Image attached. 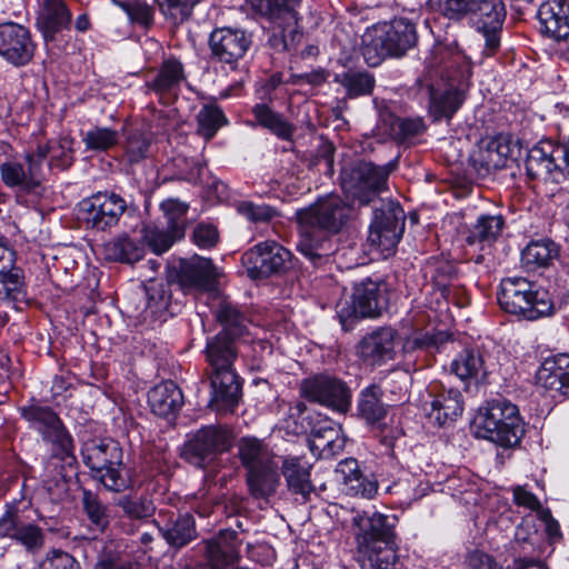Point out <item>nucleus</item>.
<instances>
[{"label": "nucleus", "instance_id": "obj_32", "mask_svg": "<svg viewBox=\"0 0 569 569\" xmlns=\"http://www.w3.org/2000/svg\"><path fill=\"white\" fill-rule=\"evenodd\" d=\"M148 402L153 413L159 417L176 415L183 405V395L171 380L154 386L148 392Z\"/></svg>", "mask_w": 569, "mask_h": 569}, {"label": "nucleus", "instance_id": "obj_11", "mask_svg": "<svg viewBox=\"0 0 569 569\" xmlns=\"http://www.w3.org/2000/svg\"><path fill=\"white\" fill-rule=\"evenodd\" d=\"M291 252L276 241H263L243 253L242 263L251 279H263L286 272L291 266Z\"/></svg>", "mask_w": 569, "mask_h": 569}, {"label": "nucleus", "instance_id": "obj_62", "mask_svg": "<svg viewBox=\"0 0 569 569\" xmlns=\"http://www.w3.org/2000/svg\"><path fill=\"white\" fill-rule=\"evenodd\" d=\"M237 209L240 214L252 222H266L276 216V210L268 204L241 202Z\"/></svg>", "mask_w": 569, "mask_h": 569}, {"label": "nucleus", "instance_id": "obj_37", "mask_svg": "<svg viewBox=\"0 0 569 569\" xmlns=\"http://www.w3.org/2000/svg\"><path fill=\"white\" fill-rule=\"evenodd\" d=\"M186 80L182 63L177 59H167L162 62L157 76L148 87L158 96L176 94L180 84Z\"/></svg>", "mask_w": 569, "mask_h": 569}, {"label": "nucleus", "instance_id": "obj_14", "mask_svg": "<svg viewBox=\"0 0 569 569\" xmlns=\"http://www.w3.org/2000/svg\"><path fill=\"white\" fill-rule=\"evenodd\" d=\"M251 44V33L240 28H216L209 37L211 57L231 70L237 69Z\"/></svg>", "mask_w": 569, "mask_h": 569}, {"label": "nucleus", "instance_id": "obj_23", "mask_svg": "<svg viewBox=\"0 0 569 569\" xmlns=\"http://www.w3.org/2000/svg\"><path fill=\"white\" fill-rule=\"evenodd\" d=\"M217 278V270L208 258L194 256L180 263L179 284L183 290H208Z\"/></svg>", "mask_w": 569, "mask_h": 569}, {"label": "nucleus", "instance_id": "obj_3", "mask_svg": "<svg viewBox=\"0 0 569 569\" xmlns=\"http://www.w3.org/2000/svg\"><path fill=\"white\" fill-rule=\"evenodd\" d=\"M497 299L505 311L528 320H537L555 311L549 291L522 277L502 279Z\"/></svg>", "mask_w": 569, "mask_h": 569}, {"label": "nucleus", "instance_id": "obj_22", "mask_svg": "<svg viewBox=\"0 0 569 569\" xmlns=\"http://www.w3.org/2000/svg\"><path fill=\"white\" fill-rule=\"evenodd\" d=\"M430 395L432 400L429 403V408H425L430 422L441 427L461 416L463 407L462 396L459 390L450 388L439 391V387L433 385L430 387Z\"/></svg>", "mask_w": 569, "mask_h": 569}, {"label": "nucleus", "instance_id": "obj_24", "mask_svg": "<svg viewBox=\"0 0 569 569\" xmlns=\"http://www.w3.org/2000/svg\"><path fill=\"white\" fill-rule=\"evenodd\" d=\"M511 143L508 137L499 134L481 139L471 154L473 164L486 171L503 168L511 156Z\"/></svg>", "mask_w": 569, "mask_h": 569}, {"label": "nucleus", "instance_id": "obj_27", "mask_svg": "<svg viewBox=\"0 0 569 569\" xmlns=\"http://www.w3.org/2000/svg\"><path fill=\"white\" fill-rule=\"evenodd\" d=\"M536 378L545 389L569 396V353H559L546 359Z\"/></svg>", "mask_w": 569, "mask_h": 569}, {"label": "nucleus", "instance_id": "obj_25", "mask_svg": "<svg viewBox=\"0 0 569 569\" xmlns=\"http://www.w3.org/2000/svg\"><path fill=\"white\" fill-rule=\"evenodd\" d=\"M26 161L28 164L27 169L21 163L11 159L2 164L0 177L4 186L30 191L40 184L41 170L39 160L32 153H28Z\"/></svg>", "mask_w": 569, "mask_h": 569}, {"label": "nucleus", "instance_id": "obj_6", "mask_svg": "<svg viewBox=\"0 0 569 569\" xmlns=\"http://www.w3.org/2000/svg\"><path fill=\"white\" fill-rule=\"evenodd\" d=\"M397 168V161L376 166L368 161H357L341 170V187L348 197L360 204L370 203L387 189L388 178Z\"/></svg>", "mask_w": 569, "mask_h": 569}, {"label": "nucleus", "instance_id": "obj_46", "mask_svg": "<svg viewBox=\"0 0 569 569\" xmlns=\"http://www.w3.org/2000/svg\"><path fill=\"white\" fill-rule=\"evenodd\" d=\"M427 89L430 100L429 110L437 120L443 117L451 118L462 103L461 97L457 91L447 90L438 93L431 86H428Z\"/></svg>", "mask_w": 569, "mask_h": 569}, {"label": "nucleus", "instance_id": "obj_39", "mask_svg": "<svg viewBox=\"0 0 569 569\" xmlns=\"http://www.w3.org/2000/svg\"><path fill=\"white\" fill-rule=\"evenodd\" d=\"M282 473L289 490L292 492L301 495L305 499L312 492L310 466L300 458L286 459L282 465Z\"/></svg>", "mask_w": 569, "mask_h": 569}, {"label": "nucleus", "instance_id": "obj_1", "mask_svg": "<svg viewBox=\"0 0 569 569\" xmlns=\"http://www.w3.org/2000/svg\"><path fill=\"white\" fill-rule=\"evenodd\" d=\"M352 212V207L335 193L321 197L309 207L298 210V250L313 263L327 257L332 248L329 237L347 227Z\"/></svg>", "mask_w": 569, "mask_h": 569}, {"label": "nucleus", "instance_id": "obj_30", "mask_svg": "<svg viewBox=\"0 0 569 569\" xmlns=\"http://www.w3.org/2000/svg\"><path fill=\"white\" fill-rule=\"evenodd\" d=\"M70 22L71 12L63 0H43L37 26L46 40H53L54 36L67 29Z\"/></svg>", "mask_w": 569, "mask_h": 569}, {"label": "nucleus", "instance_id": "obj_19", "mask_svg": "<svg viewBox=\"0 0 569 569\" xmlns=\"http://www.w3.org/2000/svg\"><path fill=\"white\" fill-rule=\"evenodd\" d=\"M398 333L390 327L378 328L358 342L357 356L368 366H381L395 359Z\"/></svg>", "mask_w": 569, "mask_h": 569}, {"label": "nucleus", "instance_id": "obj_18", "mask_svg": "<svg viewBox=\"0 0 569 569\" xmlns=\"http://www.w3.org/2000/svg\"><path fill=\"white\" fill-rule=\"evenodd\" d=\"M36 46L30 31L22 24H0V56L16 67L26 66L33 57Z\"/></svg>", "mask_w": 569, "mask_h": 569}, {"label": "nucleus", "instance_id": "obj_57", "mask_svg": "<svg viewBox=\"0 0 569 569\" xmlns=\"http://www.w3.org/2000/svg\"><path fill=\"white\" fill-rule=\"evenodd\" d=\"M160 12L174 23L186 21L199 0H154Z\"/></svg>", "mask_w": 569, "mask_h": 569}, {"label": "nucleus", "instance_id": "obj_7", "mask_svg": "<svg viewBox=\"0 0 569 569\" xmlns=\"http://www.w3.org/2000/svg\"><path fill=\"white\" fill-rule=\"evenodd\" d=\"M526 171L530 179L561 183L569 179V138L559 144L540 141L526 158Z\"/></svg>", "mask_w": 569, "mask_h": 569}, {"label": "nucleus", "instance_id": "obj_50", "mask_svg": "<svg viewBox=\"0 0 569 569\" xmlns=\"http://www.w3.org/2000/svg\"><path fill=\"white\" fill-rule=\"evenodd\" d=\"M341 86L350 98L370 94L375 87V78L367 71L350 70L340 78Z\"/></svg>", "mask_w": 569, "mask_h": 569}, {"label": "nucleus", "instance_id": "obj_29", "mask_svg": "<svg viewBox=\"0 0 569 569\" xmlns=\"http://www.w3.org/2000/svg\"><path fill=\"white\" fill-rule=\"evenodd\" d=\"M236 342L226 333H217L207 341L204 356L208 362L207 373L234 370L233 362L237 359Z\"/></svg>", "mask_w": 569, "mask_h": 569}, {"label": "nucleus", "instance_id": "obj_43", "mask_svg": "<svg viewBox=\"0 0 569 569\" xmlns=\"http://www.w3.org/2000/svg\"><path fill=\"white\" fill-rule=\"evenodd\" d=\"M104 254L112 261L134 263L142 259L144 248L128 236H120L104 244Z\"/></svg>", "mask_w": 569, "mask_h": 569}, {"label": "nucleus", "instance_id": "obj_17", "mask_svg": "<svg viewBox=\"0 0 569 569\" xmlns=\"http://www.w3.org/2000/svg\"><path fill=\"white\" fill-rule=\"evenodd\" d=\"M21 415L42 433L46 440L58 447L59 452L57 455L61 458L72 452V439L63 428L59 417L50 408L32 405L22 408Z\"/></svg>", "mask_w": 569, "mask_h": 569}, {"label": "nucleus", "instance_id": "obj_47", "mask_svg": "<svg viewBox=\"0 0 569 569\" xmlns=\"http://www.w3.org/2000/svg\"><path fill=\"white\" fill-rule=\"evenodd\" d=\"M252 112L258 124L270 130L279 138L288 139L292 134L291 126L281 114L273 112L268 106L256 104Z\"/></svg>", "mask_w": 569, "mask_h": 569}, {"label": "nucleus", "instance_id": "obj_58", "mask_svg": "<svg viewBox=\"0 0 569 569\" xmlns=\"http://www.w3.org/2000/svg\"><path fill=\"white\" fill-rule=\"evenodd\" d=\"M151 139L148 134L134 131L126 141L124 154L130 163H138L148 156Z\"/></svg>", "mask_w": 569, "mask_h": 569}, {"label": "nucleus", "instance_id": "obj_35", "mask_svg": "<svg viewBox=\"0 0 569 569\" xmlns=\"http://www.w3.org/2000/svg\"><path fill=\"white\" fill-rule=\"evenodd\" d=\"M357 550L362 569H400L401 567L391 541L358 547Z\"/></svg>", "mask_w": 569, "mask_h": 569}, {"label": "nucleus", "instance_id": "obj_63", "mask_svg": "<svg viewBox=\"0 0 569 569\" xmlns=\"http://www.w3.org/2000/svg\"><path fill=\"white\" fill-rule=\"evenodd\" d=\"M116 3L119 4L128 13L131 20H134L139 23L149 24L153 19V10L146 2L134 0L132 2Z\"/></svg>", "mask_w": 569, "mask_h": 569}, {"label": "nucleus", "instance_id": "obj_5", "mask_svg": "<svg viewBox=\"0 0 569 569\" xmlns=\"http://www.w3.org/2000/svg\"><path fill=\"white\" fill-rule=\"evenodd\" d=\"M417 42L413 23L406 19L376 26L362 36V56L366 62L378 66L386 57H401Z\"/></svg>", "mask_w": 569, "mask_h": 569}, {"label": "nucleus", "instance_id": "obj_28", "mask_svg": "<svg viewBox=\"0 0 569 569\" xmlns=\"http://www.w3.org/2000/svg\"><path fill=\"white\" fill-rule=\"evenodd\" d=\"M538 19L542 30L556 40L569 36V2L566 0H549L538 10Z\"/></svg>", "mask_w": 569, "mask_h": 569}, {"label": "nucleus", "instance_id": "obj_20", "mask_svg": "<svg viewBox=\"0 0 569 569\" xmlns=\"http://www.w3.org/2000/svg\"><path fill=\"white\" fill-rule=\"evenodd\" d=\"M210 380V407L218 412L233 411L242 395L240 377L236 370L207 373Z\"/></svg>", "mask_w": 569, "mask_h": 569}, {"label": "nucleus", "instance_id": "obj_10", "mask_svg": "<svg viewBox=\"0 0 569 569\" xmlns=\"http://www.w3.org/2000/svg\"><path fill=\"white\" fill-rule=\"evenodd\" d=\"M337 517L342 525L352 528L357 548L371 543L390 542L393 537V523L387 515L341 507Z\"/></svg>", "mask_w": 569, "mask_h": 569}, {"label": "nucleus", "instance_id": "obj_16", "mask_svg": "<svg viewBox=\"0 0 569 569\" xmlns=\"http://www.w3.org/2000/svg\"><path fill=\"white\" fill-rule=\"evenodd\" d=\"M127 203L116 193L98 192L80 202V213L87 226L106 230L116 226Z\"/></svg>", "mask_w": 569, "mask_h": 569}, {"label": "nucleus", "instance_id": "obj_9", "mask_svg": "<svg viewBox=\"0 0 569 569\" xmlns=\"http://www.w3.org/2000/svg\"><path fill=\"white\" fill-rule=\"evenodd\" d=\"M386 307V286L367 279L355 286L351 303L346 300L337 305V315L343 329L349 330L355 319L378 317Z\"/></svg>", "mask_w": 569, "mask_h": 569}, {"label": "nucleus", "instance_id": "obj_55", "mask_svg": "<svg viewBox=\"0 0 569 569\" xmlns=\"http://www.w3.org/2000/svg\"><path fill=\"white\" fill-rule=\"evenodd\" d=\"M181 237H176L171 229L167 227V230L159 229L157 226L148 224L142 229V240L143 242L156 253L160 254L167 251L176 239H180Z\"/></svg>", "mask_w": 569, "mask_h": 569}, {"label": "nucleus", "instance_id": "obj_26", "mask_svg": "<svg viewBox=\"0 0 569 569\" xmlns=\"http://www.w3.org/2000/svg\"><path fill=\"white\" fill-rule=\"evenodd\" d=\"M336 473L339 476L342 491L346 495L370 499L378 490V482L363 476L356 459L349 458L340 461Z\"/></svg>", "mask_w": 569, "mask_h": 569}, {"label": "nucleus", "instance_id": "obj_8", "mask_svg": "<svg viewBox=\"0 0 569 569\" xmlns=\"http://www.w3.org/2000/svg\"><path fill=\"white\" fill-rule=\"evenodd\" d=\"M299 2L300 0H260V8L272 24L268 43L278 52L295 50L302 39L296 10Z\"/></svg>", "mask_w": 569, "mask_h": 569}, {"label": "nucleus", "instance_id": "obj_33", "mask_svg": "<svg viewBox=\"0 0 569 569\" xmlns=\"http://www.w3.org/2000/svg\"><path fill=\"white\" fill-rule=\"evenodd\" d=\"M279 483L280 475L274 460L247 471V485L256 499H267L274 495Z\"/></svg>", "mask_w": 569, "mask_h": 569}, {"label": "nucleus", "instance_id": "obj_2", "mask_svg": "<svg viewBox=\"0 0 569 569\" xmlns=\"http://www.w3.org/2000/svg\"><path fill=\"white\" fill-rule=\"evenodd\" d=\"M438 6L439 11L450 20L475 16L477 30L485 38L483 54L490 57L498 51L507 14L502 0H439Z\"/></svg>", "mask_w": 569, "mask_h": 569}, {"label": "nucleus", "instance_id": "obj_59", "mask_svg": "<svg viewBox=\"0 0 569 569\" xmlns=\"http://www.w3.org/2000/svg\"><path fill=\"white\" fill-rule=\"evenodd\" d=\"M43 533L41 529L32 523H27L19 527L14 540L20 542L30 552L38 551L43 546Z\"/></svg>", "mask_w": 569, "mask_h": 569}, {"label": "nucleus", "instance_id": "obj_12", "mask_svg": "<svg viewBox=\"0 0 569 569\" xmlns=\"http://www.w3.org/2000/svg\"><path fill=\"white\" fill-rule=\"evenodd\" d=\"M405 212L393 202L383 203L375 210L368 241L382 253H391L405 231Z\"/></svg>", "mask_w": 569, "mask_h": 569}, {"label": "nucleus", "instance_id": "obj_44", "mask_svg": "<svg viewBox=\"0 0 569 569\" xmlns=\"http://www.w3.org/2000/svg\"><path fill=\"white\" fill-rule=\"evenodd\" d=\"M238 456L247 471L273 460L262 441L253 437L239 440Z\"/></svg>", "mask_w": 569, "mask_h": 569}, {"label": "nucleus", "instance_id": "obj_61", "mask_svg": "<svg viewBox=\"0 0 569 569\" xmlns=\"http://www.w3.org/2000/svg\"><path fill=\"white\" fill-rule=\"evenodd\" d=\"M117 506L120 507L123 512L131 519H142L151 516L153 508L150 503L141 499H133L129 496H124L117 501Z\"/></svg>", "mask_w": 569, "mask_h": 569}, {"label": "nucleus", "instance_id": "obj_31", "mask_svg": "<svg viewBox=\"0 0 569 569\" xmlns=\"http://www.w3.org/2000/svg\"><path fill=\"white\" fill-rule=\"evenodd\" d=\"M158 528L166 542L177 549L190 543L197 537L196 522L190 513L162 518Z\"/></svg>", "mask_w": 569, "mask_h": 569}, {"label": "nucleus", "instance_id": "obj_53", "mask_svg": "<svg viewBox=\"0 0 569 569\" xmlns=\"http://www.w3.org/2000/svg\"><path fill=\"white\" fill-rule=\"evenodd\" d=\"M82 141L87 150L104 152L118 143L119 134L110 128L96 127L83 134Z\"/></svg>", "mask_w": 569, "mask_h": 569}, {"label": "nucleus", "instance_id": "obj_40", "mask_svg": "<svg viewBox=\"0 0 569 569\" xmlns=\"http://www.w3.org/2000/svg\"><path fill=\"white\" fill-rule=\"evenodd\" d=\"M382 390L377 385L365 388L358 399L357 410L360 418L368 425H376L387 415V406L382 402Z\"/></svg>", "mask_w": 569, "mask_h": 569}, {"label": "nucleus", "instance_id": "obj_51", "mask_svg": "<svg viewBox=\"0 0 569 569\" xmlns=\"http://www.w3.org/2000/svg\"><path fill=\"white\" fill-rule=\"evenodd\" d=\"M198 131L207 140L213 138L217 131L227 123L220 108L213 104L204 106L197 116Z\"/></svg>", "mask_w": 569, "mask_h": 569}, {"label": "nucleus", "instance_id": "obj_54", "mask_svg": "<svg viewBox=\"0 0 569 569\" xmlns=\"http://www.w3.org/2000/svg\"><path fill=\"white\" fill-rule=\"evenodd\" d=\"M189 206L178 199H168L161 203V209L168 221V228L176 237H183L186 213Z\"/></svg>", "mask_w": 569, "mask_h": 569}, {"label": "nucleus", "instance_id": "obj_56", "mask_svg": "<svg viewBox=\"0 0 569 569\" xmlns=\"http://www.w3.org/2000/svg\"><path fill=\"white\" fill-rule=\"evenodd\" d=\"M82 506L88 519L99 530H104L109 525L108 508L103 505L97 495L89 490H84L82 493Z\"/></svg>", "mask_w": 569, "mask_h": 569}, {"label": "nucleus", "instance_id": "obj_13", "mask_svg": "<svg viewBox=\"0 0 569 569\" xmlns=\"http://www.w3.org/2000/svg\"><path fill=\"white\" fill-rule=\"evenodd\" d=\"M232 433L223 426H206L200 428L184 443V458L197 466L212 460L217 455L231 448Z\"/></svg>", "mask_w": 569, "mask_h": 569}, {"label": "nucleus", "instance_id": "obj_60", "mask_svg": "<svg viewBox=\"0 0 569 569\" xmlns=\"http://www.w3.org/2000/svg\"><path fill=\"white\" fill-rule=\"evenodd\" d=\"M0 284L8 296L19 292L22 287V271L14 266V260L10 266L0 264Z\"/></svg>", "mask_w": 569, "mask_h": 569}, {"label": "nucleus", "instance_id": "obj_15", "mask_svg": "<svg viewBox=\"0 0 569 569\" xmlns=\"http://www.w3.org/2000/svg\"><path fill=\"white\" fill-rule=\"evenodd\" d=\"M302 395L312 402L345 413L351 406V392L341 380L320 375L305 379L301 383Z\"/></svg>", "mask_w": 569, "mask_h": 569}, {"label": "nucleus", "instance_id": "obj_64", "mask_svg": "<svg viewBox=\"0 0 569 569\" xmlns=\"http://www.w3.org/2000/svg\"><path fill=\"white\" fill-rule=\"evenodd\" d=\"M76 561L62 550L48 552L46 559L40 563L41 569H74Z\"/></svg>", "mask_w": 569, "mask_h": 569}, {"label": "nucleus", "instance_id": "obj_34", "mask_svg": "<svg viewBox=\"0 0 569 569\" xmlns=\"http://www.w3.org/2000/svg\"><path fill=\"white\" fill-rule=\"evenodd\" d=\"M380 129L398 142L408 141L426 130L422 118H399L389 111L380 114Z\"/></svg>", "mask_w": 569, "mask_h": 569}, {"label": "nucleus", "instance_id": "obj_45", "mask_svg": "<svg viewBox=\"0 0 569 569\" xmlns=\"http://www.w3.org/2000/svg\"><path fill=\"white\" fill-rule=\"evenodd\" d=\"M505 221L501 216H481L467 237L470 244H491L501 234Z\"/></svg>", "mask_w": 569, "mask_h": 569}, {"label": "nucleus", "instance_id": "obj_52", "mask_svg": "<svg viewBox=\"0 0 569 569\" xmlns=\"http://www.w3.org/2000/svg\"><path fill=\"white\" fill-rule=\"evenodd\" d=\"M147 307L152 313L158 315L169 307L171 292L169 283L164 281L150 280L144 284Z\"/></svg>", "mask_w": 569, "mask_h": 569}, {"label": "nucleus", "instance_id": "obj_36", "mask_svg": "<svg viewBox=\"0 0 569 569\" xmlns=\"http://www.w3.org/2000/svg\"><path fill=\"white\" fill-rule=\"evenodd\" d=\"M32 154L39 160L40 169L43 160L50 157V167L66 170L72 166L74 160L73 139L64 136L58 140H50L47 144L39 146Z\"/></svg>", "mask_w": 569, "mask_h": 569}, {"label": "nucleus", "instance_id": "obj_48", "mask_svg": "<svg viewBox=\"0 0 569 569\" xmlns=\"http://www.w3.org/2000/svg\"><path fill=\"white\" fill-rule=\"evenodd\" d=\"M102 486L112 492H123L134 486L133 470L126 466L122 460L119 466L111 468L96 478Z\"/></svg>", "mask_w": 569, "mask_h": 569}, {"label": "nucleus", "instance_id": "obj_38", "mask_svg": "<svg viewBox=\"0 0 569 569\" xmlns=\"http://www.w3.org/2000/svg\"><path fill=\"white\" fill-rule=\"evenodd\" d=\"M557 244L549 240H536L528 243L521 251V267L527 271L546 268L558 257Z\"/></svg>", "mask_w": 569, "mask_h": 569}, {"label": "nucleus", "instance_id": "obj_4", "mask_svg": "<svg viewBox=\"0 0 569 569\" xmlns=\"http://www.w3.org/2000/svg\"><path fill=\"white\" fill-rule=\"evenodd\" d=\"M476 435L500 447L518 445L525 433L516 405L507 399H493L479 410L475 419Z\"/></svg>", "mask_w": 569, "mask_h": 569}, {"label": "nucleus", "instance_id": "obj_42", "mask_svg": "<svg viewBox=\"0 0 569 569\" xmlns=\"http://www.w3.org/2000/svg\"><path fill=\"white\" fill-rule=\"evenodd\" d=\"M122 449L118 442L110 439H91L83 443L81 455L83 462L93 471L106 459H116Z\"/></svg>", "mask_w": 569, "mask_h": 569}, {"label": "nucleus", "instance_id": "obj_49", "mask_svg": "<svg viewBox=\"0 0 569 569\" xmlns=\"http://www.w3.org/2000/svg\"><path fill=\"white\" fill-rule=\"evenodd\" d=\"M216 317L223 327L219 333H226V337H231L233 340L242 336L247 328L244 315L229 303L221 305L217 310Z\"/></svg>", "mask_w": 569, "mask_h": 569}, {"label": "nucleus", "instance_id": "obj_41", "mask_svg": "<svg viewBox=\"0 0 569 569\" xmlns=\"http://www.w3.org/2000/svg\"><path fill=\"white\" fill-rule=\"evenodd\" d=\"M310 449L322 458L337 455L343 449L345 440L339 429L331 426H316L311 431L309 440Z\"/></svg>", "mask_w": 569, "mask_h": 569}, {"label": "nucleus", "instance_id": "obj_21", "mask_svg": "<svg viewBox=\"0 0 569 569\" xmlns=\"http://www.w3.org/2000/svg\"><path fill=\"white\" fill-rule=\"evenodd\" d=\"M495 368L492 357L479 349H463L450 363V371L462 381L486 382Z\"/></svg>", "mask_w": 569, "mask_h": 569}]
</instances>
